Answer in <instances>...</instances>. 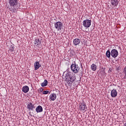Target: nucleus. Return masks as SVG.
Masks as SVG:
<instances>
[{"instance_id": "1", "label": "nucleus", "mask_w": 126, "mask_h": 126, "mask_svg": "<svg viewBox=\"0 0 126 126\" xmlns=\"http://www.w3.org/2000/svg\"><path fill=\"white\" fill-rule=\"evenodd\" d=\"M65 80L67 82V84L68 86H71L72 83L76 80V75L75 74L71 73V72H68L65 74Z\"/></svg>"}, {"instance_id": "2", "label": "nucleus", "mask_w": 126, "mask_h": 126, "mask_svg": "<svg viewBox=\"0 0 126 126\" xmlns=\"http://www.w3.org/2000/svg\"><path fill=\"white\" fill-rule=\"evenodd\" d=\"M8 3L10 7H11L9 8V10L12 12H15L16 11V8L15 7H17L19 5L18 0H9Z\"/></svg>"}, {"instance_id": "3", "label": "nucleus", "mask_w": 126, "mask_h": 126, "mask_svg": "<svg viewBox=\"0 0 126 126\" xmlns=\"http://www.w3.org/2000/svg\"><path fill=\"white\" fill-rule=\"evenodd\" d=\"M70 68L71 70L74 72V73H78L79 70H80V67H79L78 64H76L75 61L71 64Z\"/></svg>"}, {"instance_id": "4", "label": "nucleus", "mask_w": 126, "mask_h": 126, "mask_svg": "<svg viewBox=\"0 0 126 126\" xmlns=\"http://www.w3.org/2000/svg\"><path fill=\"white\" fill-rule=\"evenodd\" d=\"M54 27L57 31H61L63 29V23L58 21L54 24Z\"/></svg>"}, {"instance_id": "5", "label": "nucleus", "mask_w": 126, "mask_h": 126, "mask_svg": "<svg viewBox=\"0 0 126 126\" xmlns=\"http://www.w3.org/2000/svg\"><path fill=\"white\" fill-rule=\"evenodd\" d=\"M91 22H92L91 20L86 19L83 21V25L85 28H89L91 26Z\"/></svg>"}, {"instance_id": "6", "label": "nucleus", "mask_w": 126, "mask_h": 126, "mask_svg": "<svg viewBox=\"0 0 126 126\" xmlns=\"http://www.w3.org/2000/svg\"><path fill=\"white\" fill-rule=\"evenodd\" d=\"M79 109L80 111H82V112H86V110L87 109V106L86 105V104H85V102H83L82 103H79Z\"/></svg>"}, {"instance_id": "7", "label": "nucleus", "mask_w": 126, "mask_h": 126, "mask_svg": "<svg viewBox=\"0 0 126 126\" xmlns=\"http://www.w3.org/2000/svg\"><path fill=\"white\" fill-rule=\"evenodd\" d=\"M111 56L114 59H116L119 56V52L116 49H112L111 51Z\"/></svg>"}, {"instance_id": "8", "label": "nucleus", "mask_w": 126, "mask_h": 126, "mask_svg": "<svg viewBox=\"0 0 126 126\" xmlns=\"http://www.w3.org/2000/svg\"><path fill=\"white\" fill-rule=\"evenodd\" d=\"M27 108L29 110L33 111L35 109V105L32 102H30L27 105Z\"/></svg>"}, {"instance_id": "9", "label": "nucleus", "mask_w": 126, "mask_h": 126, "mask_svg": "<svg viewBox=\"0 0 126 126\" xmlns=\"http://www.w3.org/2000/svg\"><path fill=\"white\" fill-rule=\"evenodd\" d=\"M111 96L113 98H116V97H117V96H118V92H117V90H116L115 89H113L111 91Z\"/></svg>"}, {"instance_id": "10", "label": "nucleus", "mask_w": 126, "mask_h": 126, "mask_svg": "<svg viewBox=\"0 0 126 126\" xmlns=\"http://www.w3.org/2000/svg\"><path fill=\"white\" fill-rule=\"evenodd\" d=\"M34 70H37L40 67H41V64L39 62H35L34 63Z\"/></svg>"}, {"instance_id": "11", "label": "nucleus", "mask_w": 126, "mask_h": 126, "mask_svg": "<svg viewBox=\"0 0 126 126\" xmlns=\"http://www.w3.org/2000/svg\"><path fill=\"white\" fill-rule=\"evenodd\" d=\"M111 3L112 6L116 7L118 6V4H119V1H118V0H111Z\"/></svg>"}, {"instance_id": "12", "label": "nucleus", "mask_w": 126, "mask_h": 126, "mask_svg": "<svg viewBox=\"0 0 126 126\" xmlns=\"http://www.w3.org/2000/svg\"><path fill=\"white\" fill-rule=\"evenodd\" d=\"M49 98L51 101H55L57 99V94H51L49 96Z\"/></svg>"}, {"instance_id": "13", "label": "nucleus", "mask_w": 126, "mask_h": 126, "mask_svg": "<svg viewBox=\"0 0 126 126\" xmlns=\"http://www.w3.org/2000/svg\"><path fill=\"white\" fill-rule=\"evenodd\" d=\"M80 42H81L80 39L75 38V39H74L73 43L75 46H78V45L80 44Z\"/></svg>"}, {"instance_id": "14", "label": "nucleus", "mask_w": 126, "mask_h": 126, "mask_svg": "<svg viewBox=\"0 0 126 126\" xmlns=\"http://www.w3.org/2000/svg\"><path fill=\"white\" fill-rule=\"evenodd\" d=\"M41 43H42V41H40V39H39V38L35 39L34 42V45H35V46H36V47H39V46L41 45Z\"/></svg>"}, {"instance_id": "15", "label": "nucleus", "mask_w": 126, "mask_h": 126, "mask_svg": "<svg viewBox=\"0 0 126 126\" xmlns=\"http://www.w3.org/2000/svg\"><path fill=\"white\" fill-rule=\"evenodd\" d=\"M22 91L24 93H28V92H29V87L27 86H24L22 88Z\"/></svg>"}, {"instance_id": "16", "label": "nucleus", "mask_w": 126, "mask_h": 126, "mask_svg": "<svg viewBox=\"0 0 126 126\" xmlns=\"http://www.w3.org/2000/svg\"><path fill=\"white\" fill-rule=\"evenodd\" d=\"M35 111L36 113H41V112H43V107L39 105L36 108Z\"/></svg>"}, {"instance_id": "17", "label": "nucleus", "mask_w": 126, "mask_h": 126, "mask_svg": "<svg viewBox=\"0 0 126 126\" xmlns=\"http://www.w3.org/2000/svg\"><path fill=\"white\" fill-rule=\"evenodd\" d=\"M91 68L92 70H93V71H96V70L97 69V65L94 63H93L91 65Z\"/></svg>"}, {"instance_id": "18", "label": "nucleus", "mask_w": 126, "mask_h": 126, "mask_svg": "<svg viewBox=\"0 0 126 126\" xmlns=\"http://www.w3.org/2000/svg\"><path fill=\"white\" fill-rule=\"evenodd\" d=\"M41 85L42 87H45V86H47V85H48V80L45 79L44 82L41 83Z\"/></svg>"}, {"instance_id": "19", "label": "nucleus", "mask_w": 126, "mask_h": 126, "mask_svg": "<svg viewBox=\"0 0 126 126\" xmlns=\"http://www.w3.org/2000/svg\"><path fill=\"white\" fill-rule=\"evenodd\" d=\"M106 57L108 59H110V58H111V52H110V50H107L106 51Z\"/></svg>"}, {"instance_id": "20", "label": "nucleus", "mask_w": 126, "mask_h": 126, "mask_svg": "<svg viewBox=\"0 0 126 126\" xmlns=\"http://www.w3.org/2000/svg\"><path fill=\"white\" fill-rule=\"evenodd\" d=\"M123 72L124 73V78L125 79H126V66L124 67V69L123 70Z\"/></svg>"}, {"instance_id": "21", "label": "nucleus", "mask_w": 126, "mask_h": 126, "mask_svg": "<svg viewBox=\"0 0 126 126\" xmlns=\"http://www.w3.org/2000/svg\"><path fill=\"white\" fill-rule=\"evenodd\" d=\"M11 53H12L14 51V46H11V48L9 50Z\"/></svg>"}, {"instance_id": "22", "label": "nucleus", "mask_w": 126, "mask_h": 126, "mask_svg": "<svg viewBox=\"0 0 126 126\" xmlns=\"http://www.w3.org/2000/svg\"><path fill=\"white\" fill-rule=\"evenodd\" d=\"M50 93H51L48 91H44L42 92V94H44L45 95H46L47 94H50Z\"/></svg>"}, {"instance_id": "23", "label": "nucleus", "mask_w": 126, "mask_h": 126, "mask_svg": "<svg viewBox=\"0 0 126 126\" xmlns=\"http://www.w3.org/2000/svg\"><path fill=\"white\" fill-rule=\"evenodd\" d=\"M44 91V89L42 88H39L38 90V92L39 93H41L42 92H43V91Z\"/></svg>"}, {"instance_id": "24", "label": "nucleus", "mask_w": 126, "mask_h": 126, "mask_svg": "<svg viewBox=\"0 0 126 126\" xmlns=\"http://www.w3.org/2000/svg\"><path fill=\"white\" fill-rule=\"evenodd\" d=\"M109 71H112V70H111V68H109Z\"/></svg>"}]
</instances>
